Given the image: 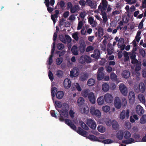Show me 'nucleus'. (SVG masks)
Returning a JSON list of instances; mask_svg holds the SVG:
<instances>
[{"label": "nucleus", "instance_id": "f257e3e1", "mask_svg": "<svg viewBox=\"0 0 146 146\" xmlns=\"http://www.w3.org/2000/svg\"><path fill=\"white\" fill-rule=\"evenodd\" d=\"M65 123L67 124L68 126L74 130L82 136L85 137L91 141H101V140L98 139L97 137L92 135H88L86 131H84L80 128H78L77 130H76V127L75 125L73 124L71 122V121L68 119H66L65 120Z\"/></svg>", "mask_w": 146, "mask_h": 146}, {"label": "nucleus", "instance_id": "f03ea898", "mask_svg": "<svg viewBox=\"0 0 146 146\" xmlns=\"http://www.w3.org/2000/svg\"><path fill=\"white\" fill-rule=\"evenodd\" d=\"M55 104L56 107L59 108L62 107L63 109L60 110V117L59 119L61 121H63L64 120L63 116L65 117H67L68 116L67 110L69 106L66 103L63 104L62 105L61 102L58 101H56Z\"/></svg>", "mask_w": 146, "mask_h": 146}, {"label": "nucleus", "instance_id": "7ed1b4c3", "mask_svg": "<svg viewBox=\"0 0 146 146\" xmlns=\"http://www.w3.org/2000/svg\"><path fill=\"white\" fill-rule=\"evenodd\" d=\"M134 89L136 92H140L141 93H144L146 89V82L145 84L143 82L140 83L138 86H135Z\"/></svg>", "mask_w": 146, "mask_h": 146}, {"label": "nucleus", "instance_id": "20e7f679", "mask_svg": "<svg viewBox=\"0 0 146 146\" xmlns=\"http://www.w3.org/2000/svg\"><path fill=\"white\" fill-rule=\"evenodd\" d=\"M104 98L105 102L108 104L112 103L113 100V95L108 93H106L104 95Z\"/></svg>", "mask_w": 146, "mask_h": 146}, {"label": "nucleus", "instance_id": "39448f33", "mask_svg": "<svg viewBox=\"0 0 146 146\" xmlns=\"http://www.w3.org/2000/svg\"><path fill=\"white\" fill-rule=\"evenodd\" d=\"M90 112L93 115L95 116L98 118H100L101 116L100 111L98 109H95L94 107H91Z\"/></svg>", "mask_w": 146, "mask_h": 146}, {"label": "nucleus", "instance_id": "423d86ee", "mask_svg": "<svg viewBox=\"0 0 146 146\" xmlns=\"http://www.w3.org/2000/svg\"><path fill=\"white\" fill-rule=\"evenodd\" d=\"M85 122L87 125L93 129H96V123L93 119L89 118L86 120Z\"/></svg>", "mask_w": 146, "mask_h": 146}, {"label": "nucleus", "instance_id": "0eeeda50", "mask_svg": "<svg viewBox=\"0 0 146 146\" xmlns=\"http://www.w3.org/2000/svg\"><path fill=\"white\" fill-rule=\"evenodd\" d=\"M79 62L82 64L84 63L85 62L89 63L91 62V59L87 55H83L80 58Z\"/></svg>", "mask_w": 146, "mask_h": 146}, {"label": "nucleus", "instance_id": "6e6552de", "mask_svg": "<svg viewBox=\"0 0 146 146\" xmlns=\"http://www.w3.org/2000/svg\"><path fill=\"white\" fill-rule=\"evenodd\" d=\"M130 111L129 110L122 111L119 115V118L121 120L128 119L129 117Z\"/></svg>", "mask_w": 146, "mask_h": 146}, {"label": "nucleus", "instance_id": "1a4fd4ad", "mask_svg": "<svg viewBox=\"0 0 146 146\" xmlns=\"http://www.w3.org/2000/svg\"><path fill=\"white\" fill-rule=\"evenodd\" d=\"M119 89L121 93L124 96H126L127 93V89L123 84H121L119 86Z\"/></svg>", "mask_w": 146, "mask_h": 146}, {"label": "nucleus", "instance_id": "9d476101", "mask_svg": "<svg viewBox=\"0 0 146 146\" xmlns=\"http://www.w3.org/2000/svg\"><path fill=\"white\" fill-rule=\"evenodd\" d=\"M107 2L106 0H102L101 3L98 6V8L101 11L106 10L107 6Z\"/></svg>", "mask_w": 146, "mask_h": 146}, {"label": "nucleus", "instance_id": "9b49d317", "mask_svg": "<svg viewBox=\"0 0 146 146\" xmlns=\"http://www.w3.org/2000/svg\"><path fill=\"white\" fill-rule=\"evenodd\" d=\"M80 112L85 114H88L89 112V108L87 105H84L79 108Z\"/></svg>", "mask_w": 146, "mask_h": 146}, {"label": "nucleus", "instance_id": "f8f14e48", "mask_svg": "<svg viewBox=\"0 0 146 146\" xmlns=\"http://www.w3.org/2000/svg\"><path fill=\"white\" fill-rule=\"evenodd\" d=\"M115 107L117 109L120 108L122 106L121 101L120 98L118 97H116L115 98L114 102Z\"/></svg>", "mask_w": 146, "mask_h": 146}, {"label": "nucleus", "instance_id": "ddd939ff", "mask_svg": "<svg viewBox=\"0 0 146 146\" xmlns=\"http://www.w3.org/2000/svg\"><path fill=\"white\" fill-rule=\"evenodd\" d=\"M96 98V97L95 96L93 92H90L88 94L89 100L90 103L92 104H95Z\"/></svg>", "mask_w": 146, "mask_h": 146}, {"label": "nucleus", "instance_id": "4468645a", "mask_svg": "<svg viewBox=\"0 0 146 146\" xmlns=\"http://www.w3.org/2000/svg\"><path fill=\"white\" fill-rule=\"evenodd\" d=\"M54 3V0H46V6L48 7L47 10L50 13L52 11V9L49 7V5L52 6Z\"/></svg>", "mask_w": 146, "mask_h": 146}, {"label": "nucleus", "instance_id": "2eb2a0df", "mask_svg": "<svg viewBox=\"0 0 146 146\" xmlns=\"http://www.w3.org/2000/svg\"><path fill=\"white\" fill-rule=\"evenodd\" d=\"M103 70L104 68L102 67L98 69L97 75V79L98 80H101L104 78V74L103 72Z\"/></svg>", "mask_w": 146, "mask_h": 146}, {"label": "nucleus", "instance_id": "dca6fc26", "mask_svg": "<svg viewBox=\"0 0 146 146\" xmlns=\"http://www.w3.org/2000/svg\"><path fill=\"white\" fill-rule=\"evenodd\" d=\"M124 40L123 38H120L119 39L118 43L117 44L118 47L120 48L121 50H123L125 48V46L124 44Z\"/></svg>", "mask_w": 146, "mask_h": 146}, {"label": "nucleus", "instance_id": "f3484780", "mask_svg": "<svg viewBox=\"0 0 146 146\" xmlns=\"http://www.w3.org/2000/svg\"><path fill=\"white\" fill-rule=\"evenodd\" d=\"M64 87L66 89L69 88L71 85V81L68 78L65 79L63 82Z\"/></svg>", "mask_w": 146, "mask_h": 146}, {"label": "nucleus", "instance_id": "a211bd4d", "mask_svg": "<svg viewBox=\"0 0 146 146\" xmlns=\"http://www.w3.org/2000/svg\"><path fill=\"white\" fill-rule=\"evenodd\" d=\"M136 111L139 115H141L144 113L143 108L139 105H138L136 107Z\"/></svg>", "mask_w": 146, "mask_h": 146}, {"label": "nucleus", "instance_id": "6ab92c4d", "mask_svg": "<svg viewBox=\"0 0 146 146\" xmlns=\"http://www.w3.org/2000/svg\"><path fill=\"white\" fill-rule=\"evenodd\" d=\"M79 74V70L77 68H74L70 71V76L72 77H75L78 76Z\"/></svg>", "mask_w": 146, "mask_h": 146}, {"label": "nucleus", "instance_id": "aec40b11", "mask_svg": "<svg viewBox=\"0 0 146 146\" xmlns=\"http://www.w3.org/2000/svg\"><path fill=\"white\" fill-rule=\"evenodd\" d=\"M129 99L130 103H133L135 101V95L133 92L131 91L129 95Z\"/></svg>", "mask_w": 146, "mask_h": 146}, {"label": "nucleus", "instance_id": "412c9836", "mask_svg": "<svg viewBox=\"0 0 146 146\" xmlns=\"http://www.w3.org/2000/svg\"><path fill=\"white\" fill-rule=\"evenodd\" d=\"M124 130H120L118 131L116 134L117 138L119 140H122L123 137Z\"/></svg>", "mask_w": 146, "mask_h": 146}, {"label": "nucleus", "instance_id": "4be33fe9", "mask_svg": "<svg viewBox=\"0 0 146 146\" xmlns=\"http://www.w3.org/2000/svg\"><path fill=\"white\" fill-rule=\"evenodd\" d=\"M138 98L139 101L143 104H145L146 102L145 98L144 95L142 94H140L138 95Z\"/></svg>", "mask_w": 146, "mask_h": 146}, {"label": "nucleus", "instance_id": "5701e85b", "mask_svg": "<svg viewBox=\"0 0 146 146\" xmlns=\"http://www.w3.org/2000/svg\"><path fill=\"white\" fill-rule=\"evenodd\" d=\"M78 19L79 22L78 25L77 30H79L82 28L83 25L85 23V21L84 19L80 20V19L79 18H78Z\"/></svg>", "mask_w": 146, "mask_h": 146}, {"label": "nucleus", "instance_id": "b1692460", "mask_svg": "<svg viewBox=\"0 0 146 146\" xmlns=\"http://www.w3.org/2000/svg\"><path fill=\"white\" fill-rule=\"evenodd\" d=\"M72 87L74 90L76 89L79 92H80L82 90L80 85L77 82L74 83L72 84Z\"/></svg>", "mask_w": 146, "mask_h": 146}, {"label": "nucleus", "instance_id": "393cba45", "mask_svg": "<svg viewBox=\"0 0 146 146\" xmlns=\"http://www.w3.org/2000/svg\"><path fill=\"white\" fill-rule=\"evenodd\" d=\"M97 100V103L99 106H102L104 104V102H105L104 97L102 96L98 97Z\"/></svg>", "mask_w": 146, "mask_h": 146}, {"label": "nucleus", "instance_id": "a878e982", "mask_svg": "<svg viewBox=\"0 0 146 146\" xmlns=\"http://www.w3.org/2000/svg\"><path fill=\"white\" fill-rule=\"evenodd\" d=\"M85 100L82 97H80L77 100V104L79 106V108L82 106Z\"/></svg>", "mask_w": 146, "mask_h": 146}, {"label": "nucleus", "instance_id": "bb28decb", "mask_svg": "<svg viewBox=\"0 0 146 146\" xmlns=\"http://www.w3.org/2000/svg\"><path fill=\"white\" fill-rule=\"evenodd\" d=\"M80 9L79 6L78 5H76L72 7L70 9V12L72 13H74L76 12H78Z\"/></svg>", "mask_w": 146, "mask_h": 146}, {"label": "nucleus", "instance_id": "cd10ccee", "mask_svg": "<svg viewBox=\"0 0 146 146\" xmlns=\"http://www.w3.org/2000/svg\"><path fill=\"white\" fill-rule=\"evenodd\" d=\"M88 77V74L87 73H84L80 75L79 80L84 81L86 80Z\"/></svg>", "mask_w": 146, "mask_h": 146}, {"label": "nucleus", "instance_id": "c85d7f7f", "mask_svg": "<svg viewBox=\"0 0 146 146\" xmlns=\"http://www.w3.org/2000/svg\"><path fill=\"white\" fill-rule=\"evenodd\" d=\"M100 56V52L98 50H95L94 51V54L91 55V56L95 59L98 58Z\"/></svg>", "mask_w": 146, "mask_h": 146}, {"label": "nucleus", "instance_id": "c756f323", "mask_svg": "<svg viewBox=\"0 0 146 146\" xmlns=\"http://www.w3.org/2000/svg\"><path fill=\"white\" fill-rule=\"evenodd\" d=\"M102 111L105 113L108 112L110 110V107L107 105L103 106L102 108Z\"/></svg>", "mask_w": 146, "mask_h": 146}, {"label": "nucleus", "instance_id": "7c9ffc66", "mask_svg": "<svg viewBox=\"0 0 146 146\" xmlns=\"http://www.w3.org/2000/svg\"><path fill=\"white\" fill-rule=\"evenodd\" d=\"M123 142L127 144H129L135 142V141L134 139L130 138L127 139L123 141Z\"/></svg>", "mask_w": 146, "mask_h": 146}, {"label": "nucleus", "instance_id": "2f4dec72", "mask_svg": "<svg viewBox=\"0 0 146 146\" xmlns=\"http://www.w3.org/2000/svg\"><path fill=\"white\" fill-rule=\"evenodd\" d=\"M64 94L63 91H60L57 92L56 94V97L59 99H61L64 96Z\"/></svg>", "mask_w": 146, "mask_h": 146}, {"label": "nucleus", "instance_id": "473e14b6", "mask_svg": "<svg viewBox=\"0 0 146 146\" xmlns=\"http://www.w3.org/2000/svg\"><path fill=\"white\" fill-rule=\"evenodd\" d=\"M59 13L58 11L56 10L55 11V13L54 15H52L51 17L52 20L53 21L54 23V24L55 22V20L58 17V15Z\"/></svg>", "mask_w": 146, "mask_h": 146}, {"label": "nucleus", "instance_id": "72a5a7b5", "mask_svg": "<svg viewBox=\"0 0 146 146\" xmlns=\"http://www.w3.org/2000/svg\"><path fill=\"white\" fill-rule=\"evenodd\" d=\"M102 89L104 92H107L109 89V86L107 84H104L102 86Z\"/></svg>", "mask_w": 146, "mask_h": 146}, {"label": "nucleus", "instance_id": "f704fd0d", "mask_svg": "<svg viewBox=\"0 0 146 146\" xmlns=\"http://www.w3.org/2000/svg\"><path fill=\"white\" fill-rule=\"evenodd\" d=\"M95 83V80L92 78L89 79L87 82L88 85L89 86H93Z\"/></svg>", "mask_w": 146, "mask_h": 146}, {"label": "nucleus", "instance_id": "c9c22d12", "mask_svg": "<svg viewBox=\"0 0 146 146\" xmlns=\"http://www.w3.org/2000/svg\"><path fill=\"white\" fill-rule=\"evenodd\" d=\"M71 51L72 53L74 55H77L78 54V50L76 46H74L72 47Z\"/></svg>", "mask_w": 146, "mask_h": 146}, {"label": "nucleus", "instance_id": "e433bc0d", "mask_svg": "<svg viewBox=\"0 0 146 146\" xmlns=\"http://www.w3.org/2000/svg\"><path fill=\"white\" fill-rule=\"evenodd\" d=\"M131 136L130 132L127 131H124L123 136L125 139H127L130 138Z\"/></svg>", "mask_w": 146, "mask_h": 146}, {"label": "nucleus", "instance_id": "4c0bfd02", "mask_svg": "<svg viewBox=\"0 0 146 146\" xmlns=\"http://www.w3.org/2000/svg\"><path fill=\"white\" fill-rule=\"evenodd\" d=\"M112 127L115 130H116L119 128V125L118 123L115 120L112 121Z\"/></svg>", "mask_w": 146, "mask_h": 146}, {"label": "nucleus", "instance_id": "58836bf2", "mask_svg": "<svg viewBox=\"0 0 146 146\" xmlns=\"http://www.w3.org/2000/svg\"><path fill=\"white\" fill-rule=\"evenodd\" d=\"M139 122L141 124H144L146 122V115H143L141 118Z\"/></svg>", "mask_w": 146, "mask_h": 146}, {"label": "nucleus", "instance_id": "ea45409f", "mask_svg": "<svg viewBox=\"0 0 146 146\" xmlns=\"http://www.w3.org/2000/svg\"><path fill=\"white\" fill-rule=\"evenodd\" d=\"M97 129L98 131L101 133L104 132L106 131V128L102 125H100L98 126Z\"/></svg>", "mask_w": 146, "mask_h": 146}, {"label": "nucleus", "instance_id": "a19ab883", "mask_svg": "<svg viewBox=\"0 0 146 146\" xmlns=\"http://www.w3.org/2000/svg\"><path fill=\"white\" fill-rule=\"evenodd\" d=\"M130 75V73L129 72L127 71H124L122 73V76L125 78H128Z\"/></svg>", "mask_w": 146, "mask_h": 146}, {"label": "nucleus", "instance_id": "79ce46f5", "mask_svg": "<svg viewBox=\"0 0 146 146\" xmlns=\"http://www.w3.org/2000/svg\"><path fill=\"white\" fill-rule=\"evenodd\" d=\"M89 91L88 89H85L83 90L81 92L82 95L84 97H87L88 96V93Z\"/></svg>", "mask_w": 146, "mask_h": 146}, {"label": "nucleus", "instance_id": "37998d69", "mask_svg": "<svg viewBox=\"0 0 146 146\" xmlns=\"http://www.w3.org/2000/svg\"><path fill=\"white\" fill-rule=\"evenodd\" d=\"M63 58L61 57L57 58L56 60V64L58 65H60L63 61Z\"/></svg>", "mask_w": 146, "mask_h": 146}, {"label": "nucleus", "instance_id": "c03bdc74", "mask_svg": "<svg viewBox=\"0 0 146 146\" xmlns=\"http://www.w3.org/2000/svg\"><path fill=\"white\" fill-rule=\"evenodd\" d=\"M104 35L103 29L102 28H100L98 30V37L101 38Z\"/></svg>", "mask_w": 146, "mask_h": 146}, {"label": "nucleus", "instance_id": "a18cd8bd", "mask_svg": "<svg viewBox=\"0 0 146 146\" xmlns=\"http://www.w3.org/2000/svg\"><path fill=\"white\" fill-rule=\"evenodd\" d=\"M124 127L126 129H129L131 128V124L129 122H125L124 123Z\"/></svg>", "mask_w": 146, "mask_h": 146}, {"label": "nucleus", "instance_id": "49530a36", "mask_svg": "<svg viewBox=\"0 0 146 146\" xmlns=\"http://www.w3.org/2000/svg\"><path fill=\"white\" fill-rule=\"evenodd\" d=\"M78 34L79 32H76L72 34V37L76 40H78Z\"/></svg>", "mask_w": 146, "mask_h": 146}, {"label": "nucleus", "instance_id": "de8ad7c7", "mask_svg": "<svg viewBox=\"0 0 146 146\" xmlns=\"http://www.w3.org/2000/svg\"><path fill=\"white\" fill-rule=\"evenodd\" d=\"M63 72L60 70L57 71L56 73V76L59 77H62L63 75Z\"/></svg>", "mask_w": 146, "mask_h": 146}, {"label": "nucleus", "instance_id": "09e8293b", "mask_svg": "<svg viewBox=\"0 0 146 146\" xmlns=\"http://www.w3.org/2000/svg\"><path fill=\"white\" fill-rule=\"evenodd\" d=\"M113 142V141L110 139H106L104 140H103L102 141V142L103 143L106 144H109L112 143Z\"/></svg>", "mask_w": 146, "mask_h": 146}, {"label": "nucleus", "instance_id": "8fccbe9b", "mask_svg": "<svg viewBox=\"0 0 146 146\" xmlns=\"http://www.w3.org/2000/svg\"><path fill=\"white\" fill-rule=\"evenodd\" d=\"M102 16L104 23H106L108 20L106 13H103Z\"/></svg>", "mask_w": 146, "mask_h": 146}, {"label": "nucleus", "instance_id": "3c124183", "mask_svg": "<svg viewBox=\"0 0 146 146\" xmlns=\"http://www.w3.org/2000/svg\"><path fill=\"white\" fill-rule=\"evenodd\" d=\"M80 125L84 129L87 130L89 128L86 125L85 123L82 121L80 122Z\"/></svg>", "mask_w": 146, "mask_h": 146}, {"label": "nucleus", "instance_id": "603ef678", "mask_svg": "<svg viewBox=\"0 0 146 146\" xmlns=\"http://www.w3.org/2000/svg\"><path fill=\"white\" fill-rule=\"evenodd\" d=\"M54 55H50L49 58L48 60L47 61L48 64L49 65H51L53 62L52 58Z\"/></svg>", "mask_w": 146, "mask_h": 146}, {"label": "nucleus", "instance_id": "864d4df0", "mask_svg": "<svg viewBox=\"0 0 146 146\" xmlns=\"http://www.w3.org/2000/svg\"><path fill=\"white\" fill-rule=\"evenodd\" d=\"M59 38L60 40L63 42L64 43L66 42V40L65 39V36H64L62 35H61L59 36Z\"/></svg>", "mask_w": 146, "mask_h": 146}, {"label": "nucleus", "instance_id": "5fc2aeb1", "mask_svg": "<svg viewBox=\"0 0 146 146\" xmlns=\"http://www.w3.org/2000/svg\"><path fill=\"white\" fill-rule=\"evenodd\" d=\"M85 47L86 45L85 44H84L82 45H81L80 48V52L82 53L84 52L85 50Z\"/></svg>", "mask_w": 146, "mask_h": 146}, {"label": "nucleus", "instance_id": "6e6d98bb", "mask_svg": "<svg viewBox=\"0 0 146 146\" xmlns=\"http://www.w3.org/2000/svg\"><path fill=\"white\" fill-rule=\"evenodd\" d=\"M57 47L58 49L61 50L63 49L64 48V45L61 43H58L57 44Z\"/></svg>", "mask_w": 146, "mask_h": 146}, {"label": "nucleus", "instance_id": "4d7b16f0", "mask_svg": "<svg viewBox=\"0 0 146 146\" xmlns=\"http://www.w3.org/2000/svg\"><path fill=\"white\" fill-rule=\"evenodd\" d=\"M57 91V89L55 87H53L51 90V93L52 96L54 97L55 96V93Z\"/></svg>", "mask_w": 146, "mask_h": 146}, {"label": "nucleus", "instance_id": "13d9d810", "mask_svg": "<svg viewBox=\"0 0 146 146\" xmlns=\"http://www.w3.org/2000/svg\"><path fill=\"white\" fill-rule=\"evenodd\" d=\"M94 49V47L92 46H89L87 47L86 49V52H89L93 50Z\"/></svg>", "mask_w": 146, "mask_h": 146}, {"label": "nucleus", "instance_id": "bf43d9fd", "mask_svg": "<svg viewBox=\"0 0 146 146\" xmlns=\"http://www.w3.org/2000/svg\"><path fill=\"white\" fill-rule=\"evenodd\" d=\"M76 19V17L75 16L72 15H70L69 18V19L72 22H73Z\"/></svg>", "mask_w": 146, "mask_h": 146}, {"label": "nucleus", "instance_id": "052dcab7", "mask_svg": "<svg viewBox=\"0 0 146 146\" xmlns=\"http://www.w3.org/2000/svg\"><path fill=\"white\" fill-rule=\"evenodd\" d=\"M86 3H87V4L88 5L91 7H94V4L92 3L91 0H88L87 1H86Z\"/></svg>", "mask_w": 146, "mask_h": 146}, {"label": "nucleus", "instance_id": "680f3d73", "mask_svg": "<svg viewBox=\"0 0 146 146\" xmlns=\"http://www.w3.org/2000/svg\"><path fill=\"white\" fill-rule=\"evenodd\" d=\"M65 39L66 40V42H67L68 43H70L71 41V37L68 35H65Z\"/></svg>", "mask_w": 146, "mask_h": 146}, {"label": "nucleus", "instance_id": "e2e57ef3", "mask_svg": "<svg viewBox=\"0 0 146 146\" xmlns=\"http://www.w3.org/2000/svg\"><path fill=\"white\" fill-rule=\"evenodd\" d=\"M110 77L112 80H116L117 79V76L114 73L111 74Z\"/></svg>", "mask_w": 146, "mask_h": 146}, {"label": "nucleus", "instance_id": "0e129e2a", "mask_svg": "<svg viewBox=\"0 0 146 146\" xmlns=\"http://www.w3.org/2000/svg\"><path fill=\"white\" fill-rule=\"evenodd\" d=\"M48 75L49 78L51 81H52L53 79V76L52 73L51 71H49V72L48 73Z\"/></svg>", "mask_w": 146, "mask_h": 146}, {"label": "nucleus", "instance_id": "69168bd1", "mask_svg": "<svg viewBox=\"0 0 146 146\" xmlns=\"http://www.w3.org/2000/svg\"><path fill=\"white\" fill-rule=\"evenodd\" d=\"M122 105L123 106L125 107L127 105V102L126 99L125 98H123L122 100Z\"/></svg>", "mask_w": 146, "mask_h": 146}, {"label": "nucleus", "instance_id": "338daca9", "mask_svg": "<svg viewBox=\"0 0 146 146\" xmlns=\"http://www.w3.org/2000/svg\"><path fill=\"white\" fill-rule=\"evenodd\" d=\"M106 123L107 126H110L112 124V121H111L110 119H108L106 121Z\"/></svg>", "mask_w": 146, "mask_h": 146}, {"label": "nucleus", "instance_id": "774afa93", "mask_svg": "<svg viewBox=\"0 0 146 146\" xmlns=\"http://www.w3.org/2000/svg\"><path fill=\"white\" fill-rule=\"evenodd\" d=\"M79 4L81 6H84L86 3V1H85L84 0H80L79 1Z\"/></svg>", "mask_w": 146, "mask_h": 146}]
</instances>
